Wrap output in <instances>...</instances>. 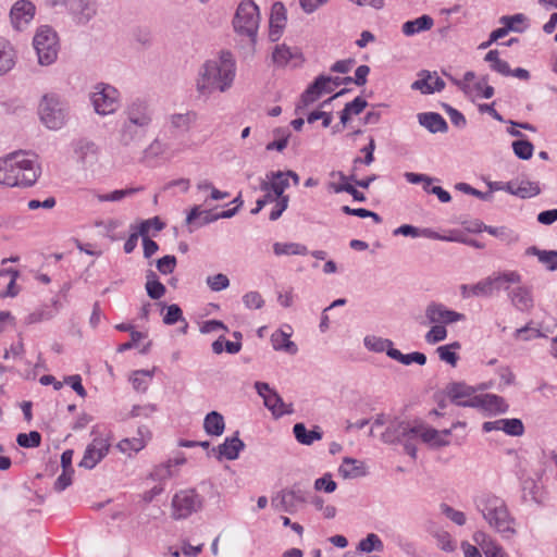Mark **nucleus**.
Masks as SVG:
<instances>
[{
	"label": "nucleus",
	"mask_w": 557,
	"mask_h": 557,
	"mask_svg": "<svg viewBox=\"0 0 557 557\" xmlns=\"http://www.w3.org/2000/svg\"><path fill=\"white\" fill-rule=\"evenodd\" d=\"M466 422H455L449 429L437 431L424 423L409 424L405 422L394 424L393 432L389 428L382 435V440L386 443L394 441H401L405 438L420 437L423 443L433 448H441L445 446L461 445L467 436Z\"/></svg>",
	"instance_id": "1"
},
{
	"label": "nucleus",
	"mask_w": 557,
	"mask_h": 557,
	"mask_svg": "<svg viewBox=\"0 0 557 557\" xmlns=\"http://www.w3.org/2000/svg\"><path fill=\"white\" fill-rule=\"evenodd\" d=\"M236 77V61L230 51H220L199 67L195 87L199 96L230 90Z\"/></svg>",
	"instance_id": "2"
},
{
	"label": "nucleus",
	"mask_w": 557,
	"mask_h": 557,
	"mask_svg": "<svg viewBox=\"0 0 557 557\" xmlns=\"http://www.w3.org/2000/svg\"><path fill=\"white\" fill-rule=\"evenodd\" d=\"M474 506L491 530L502 539L511 540L517 536V520L505 499L493 493H482L474 498Z\"/></svg>",
	"instance_id": "3"
},
{
	"label": "nucleus",
	"mask_w": 557,
	"mask_h": 557,
	"mask_svg": "<svg viewBox=\"0 0 557 557\" xmlns=\"http://www.w3.org/2000/svg\"><path fill=\"white\" fill-rule=\"evenodd\" d=\"M40 175L37 157L28 152H13L0 158V185L33 186Z\"/></svg>",
	"instance_id": "4"
},
{
	"label": "nucleus",
	"mask_w": 557,
	"mask_h": 557,
	"mask_svg": "<svg viewBox=\"0 0 557 557\" xmlns=\"http://www.w3.org/2000/svg\"><path fill=\"white\" fill-rule=\"evenodd\" d=\"M449 396L451 401L460 407L479 408L490 412H506L508 408L502 397L494 394L478 393L473 387L462 383L451 385Z\"/></svg>",
	"instance_id": "5"
},
{
	"label": "nucleus",
	"mask_w": 557,
	"mask_h": 557,
	"mask_svg": "<svg viewBox=\"0 0 557 557\" xmlns=\"http://www.w3.org/2000/svg\"><path fill=\"white\" fill-rule=\"evenodd\" d=\"M260 20L261 17L258 5L252 0H243L237 7L233 20V26L238 35L246 36L251 41H255Z\"/></svg>",
	"instance_id": "6"
},
{
	"label": "nucleus",
	"mask_w": 557,
	"mask_h": 557,
	"mask_svg": "<svg viewBox=\"0 0 557 557\" xmlns=\"http://www.w3.org/2000/svg\"><path fill=\"white\" fill-rule=\"evenodd\" d=\"M34 48L41 65L53 63L58 57V36L49 26H41L37 29L34 40Z\"/></svg>",
	"instance_id": "7"
},
{
	"label": "nucleus",
	"mask_w": 557,
	"mask_h": 557,
	"mask_svg": "<svg viewBox=\"0 0 557 557\" xmlns=\"http://www.w3.org/2000/svg\"><path fill=\"white\" fill-rule=\"evenodd\" d=\"M39 116L48 128L59 129L65 123L66 111L58 97L46 95L39 104Z\"/></svg>",
	"instance_id": "8"
},
{
	"label": "nucleus",
	"mask_w": 557,
	"mask_h": 557,
	"mask_svg": "<svg viewBox=\"0 0 557 557\" xmlns=\"http://www.w3.org/2000/svg\"><path fill=\"white\" fill-rule=\"evenodd\" d=\"M521 281V275L516 271H506L490 275L478 283H475L476 297H490L495 292L504 288L508 289L509 285L518 284Z\"/></svg>",
	"instance_id": "9"
},
{
	"label": "nucleus",
	"mask_w": 557,
	"mask_h": 557,
	"mask_svg": "<svg viewBox=\"0 0 557 557\" xmlns=\"http://www.w3.org/2000/svg\"><path fill=\"white\" fill-rule=\"evenodd\" d=\"M90 100L95 111L101 115L115 112L120 106L119 91L111 85L99 83L94 87Z\"/></svg>",
	"instance_id": "10"
},
{
	"label": "nucleus",
	"mask_w": 557,
	"mask_h": 557,
	"mask_svg": "<svg viewBox=\"0 0 557 557\" xmlns=\"http://www.w3.org/2000/svg\"><path fill=\"white\" fill-rule=\"evenodd\" d=\"M202 498L195 490H183L176 493L172 499V516L174 519H185L200 510Z\"/></svg>",
	"instance_id": "11"
},
{
	"label": "nucleus",
	"mask_w": 557,
	"mask_h": 557,
	"mask_svg": "<svg viewBox=\"0 0 557 557\" xmlns=\"http://www.w3.org/2000/svg\"><path fill=\"white\" fill-rule=\"evenodd\" d=\"M110 442L107 437L96 436L90 444L87 445L79 467L85 469H94L109 453Z\"/></svg>",
	"instance_id": "12"
},
{
	"label": "nucleus",
	"mask_w": 557,
	"mask_h": 557,
	"mask_svg": "<svg viewBox=\"0 0 557 557\" xmlns=\"http://www.w3.org/2000/svg\"><path fill=\"white\" fill-rule=\"evenodd\" d=\"M146 131L143 127L124 122L119 132V145L126 149L128 152H134L140 148L141 143L146 136Z\"/></svg>",
	"instance_id": "13"
},
{
	"label": "nucleus",
	"mask_w": 557,
	"mask_h": 557,
	"mask_svg": "<svg viewBox=\"0 0 557 557\" xmlns=\"http://www.w3.org/2000/svg\"><path fill=\"white\" fill-rule=\"evenodd\" d=\"M255 387L258 394L263 398L264 405L276 417H281L285 413H290V405L284 404L280 395L272 391L269 384L263 382H257Z\"/></svg>",
	"instance_id": "14"
},
{
	"label": "nucleus",
	"mask_w": 557,
	"mask_h": 557,
	"mask_svg": "<svg viewBox=\"0 0 557 557\" xmlns=\"http://www.w3.org/2000/svg\"><path fill=\"white\" fill-rule=\"evenodd\" d=\"M36 12L35 4L29 0L16 1L10 11L12 26L16 30H22L33 21Z\"/></svg>",
	"instance_id": "15"
},
{
	"label": "nucleus",
	"mask_w": 557,
	"mask_h": 557,
	"mask_svg": "<svg viewBox=\"0 0 557 557\" xmlns=\"http://www.w3.org/2000/svg\"><path fill=\"white\" fill-rule=\"evenodd\" d=\"M425 317L430 323L451 324L465 320V314L446 308L442 304H430L425 309Z\"/></svg>",
	"instance_id": "16"
},
{
	"label": "nucleus",
	"mask_w": 557,
	"mask_h": 557,
	"mask_svg": "<svg viewBox=\"0 0 557 557\" xmlns=\"http://www.w3.org/2000/svg\"><path fill=\"white\" fill-rule=\"evenodd\" d=\"M150 440V432L147 426L141 425L137 430V435L133 437H126L121 440L116 444V448L119 451H121L123 455L127 457H132L135 454L143 450L147 443Z\"/></svg>",
	"instance_id": "17"
},
{
	"label": "nucleus",
	"mask_w": 557,
	"mask_h": 557,
	"mask_svg": "<svg viewBox=\"0 0 557 557\" xmlns=\"http://www.w3.org/2000/svg\"><path fill=\"white\" fill-rule=\"evenodd\" d=\"M150 225H153V231L156 233L162 231L165 226L159 216L145 220L139 224V235L143 238L145 258H150L159 249L158 244L149 237Z\"/></svg>",
	"instance_id": "18"
},
{
	"label": "nucleus",
	"mask_w": 557,
	"mask_h": 557,
	"mask_svg": "<svg viewBox=\"0 0 557 557\" xmlns=\"http://www.w3.org/2000/svg\"><path fill=\"white\" fill-rule=\"evenodd\" d=\"M272 61L276 66H297L302 63V53L298 48H292L285 44L276 45L272 51Z\"/></svg>",
	"instance_id": "19"
},
{
	"label": "nucleus",
	"mask_w": 557,
	"mask_h": 557,
	"mask_svg": "<svg viewBox=\"0 0 557 557\" xmlns=\"http://www.w3.org/2000/svg\"><path fill=\"white\" fill-rule=\"evenodd\" d=\"M151 121V111L146 102L136 100L127 107L124 122L147 129Z\"/></svg>",
	"instance_id": "20"
},
{
	"label": "nucleus",
	"mask_w": 557,
	"mask_h": 557,
	"mask_svg": "<svg viewBox=\"0 0 557 557\" xmlns=\"http://www.w3.org/2000/svg\"><path fill=\"white\" fill-rule=\"evenodd\" d=\"M304 502L302 496L294 490H283L272 497V507L277 511L294 513L297 505Z\"/></svg>",
	"instance_id": "21"
},
{
	"label": "nucleus",
	"mask_w": 557,
	"mask_h": 557,
	"mask_svg": "<svg viewBox=\"0 0 557 557\" xmlns=\"http://www.w3.org/2000/svg\"><path fill=\"white\" fill-rule=\"evenodd\" d=\"M484 432L503 431L510 436H521L524 432L523 423L520 419H498L495 421H486L483 423Z\"/></svg>",
	"instance_id": "22"
},
{
	"label": "nucleus",
	"mask_w": 557,
	"mask_h": 557,
	"mask_svg": "<svg viewBox=\"0 0 557 557\" xmlns=\"http://www.w3.org/2000/svg\"><path fill=\"white\" fill-rule=\"evenodd\" d=\"M67 12L78 24L89 22L96 15L95 0H71Z\"/></svg>",
	"instance_id": "23"
},
{
	"label": "nucleus",
	"mask_w": 557,
	"mask_h": 557,
	"mask_svg": "<svg viewBox=\"0 0 557 557\" xmlns=\"http://www.w3.org/2000/svg\"><path fill=\"white\" fill-rule=\"evenodd\" d=\"M331 177H338L342 180L341 184L335 182H329L327 188L334 194L347 193L351 195L354 200L363 202L366 201V196L363 193L359 191L350 182H352L347 175H345L342 171H332L330 173Z\"/></svg>",
	"instance_id": "24"
},
{
	"label": "nucleus",
	"mask_w": 557,
	"mask_h": 557,
	"mask_svg": "<svg viewBox=\"0 0 557 557\" xmlns=\"http://www.w3.org/2000/svg\"><path fill=\"white\" fill-rule=\"evenodd\" d=\"M286 25V9L283 3L275 2L271 8L269 38L277 41Z\"/></svg>",
	"instance_id": "25"
},
{
	"label": "nucleus",
	"mask_w": 557,
	"mask_h": 557,
	"mask_svg": "<svg viewBox=\"0 0 557 557\" xmlns=\"http://www.w3.org/2000/svg\"><path fill=\"white\" fill-rule=\"evenodd\" d=\"M444 87L445 83L437 73H430L428 71H422L419 74V78L411 85L412 89L420 90L422 94L441 91Z\"/></svg>",
	"instance_id": "26"
},
{
	"label": "nucleus",
	"mask_w": 557,
	"mask_h": 557,
	"mask_svg": "<svg viewBox=\"0 0 557 557\" xmlns=\"http://www.w3.org/2000/svg\"><path fill=\"white\" fill-rule=\"evenodd\" d=\"M503 188L504 191L522 199L535 197L541 193L539 184L530 181H510L505 183Z\"/></svg>",
	"instance_id": "27"
},
{
	"label": "nucleus",
	"mask_w": 557,
	"mask_h": 557,
	"mask_svg": "<svg viewBox=\"0 0 557 557\" xmlns=\"http://www.w3.org/2000/svg\"><path fill=\"white\" fill-rule=\"evenodd\" d=\"M368 472V467L364 461L351 457H345L338 467V473L344 479L366 476Z\"/></svg>",
	"instance_id": "28"
},
{
	"label": "nucleus",
	"mask_w": 557,
	"mask_h": 557,
	"mask_svg": "<svg viewBox=\"0 0 557 557\" xmlns=\"http://www.w3.org/2000/svg\"><path fill=\"white\" fill-rule=\"evenodd\" d=\"M512 305L520 311H529L533 308L531 289L527 286L512 288L508 294Z\"/></svg>",
	"instance_id": "29"
},
{
	"label": "nucleus",
	"mask_w": 557,
	"mask_h": 557,
	"mask_svg": "<svg viewBox=\"0 0 557 557\" xmlns=\"http://www.w3.org/2000/svg\"><path fill=\"white\" fill-rule=\"evenodd\" d=\"M16 53L12 45L0 38V76L9 73L15 65Z\"/></svg>",
	"instance_id": "30"
},
{
	"label": "nucleus",
	"mask_w": 557,
	"mask_h": 557,
	"mask_svg": "<svg viewBox=\"0 0 557 557\" xmlns=\"http://www.w3.org/2000/svg\"><path fill=\"white\" fill-rule=\"evenodd\" d=\"M289 186L286 174L282 171L271 174V181H262L260 188L263 191H272L275 197L284 195L285 189Z\"/></svg>",
	"instance_id": "31"
},
{
	"label": "nucleus",
	"mask_w": 557,
	"mask_h": 557,
	"mask_svg": "<svg viewBox=\"0 0 557 557\" xmlns=\"http://www.w3.org/2000/svg\"><path fill=\"white\" fill-rule=\"evenodd\" d=\"M244 447L245 445L243 441L237 435L227 437L218 447L219 458L235 460L238 457L240 450L244 449Z\"/></svg>",
	"instance_id": "32"
},
{
	"label": "nucleus",
	"mask_w": 557,
	"mask_h": 557,
	"mask_svg": "<svg viewBox=\"0 0 557 557\" xmlns=\"http://www.w3.org/2000/svg\"><path fill=\"white\" fill-rule=\"evenodd\" d=\"M393 233H394V235H404V236H411V237L426 236V237H430L433 239L447 240V242L457 240L454 237L442 236V235H440L431 230H428V228L419 230L418 227L409 225V224L400 225L399 227L395 228Z\"/></svg>",
	"instance_id": "33"
},
{
	"label": "nucleus",
	"mask_w": 557,
	"mask_h": 557,
	"mask_svg": "<svg viewBox=\"0 0 557 557\" xmlns=\"http://www.w3.org/2000/svg\"><path fill=\"white\" fill-rule=\"evenodd\" d=\"M271 343L275 350H282L289 355H295L297 352L296 344L290 341V333L277 330L271 335Z\"/></svg>",
	"instance_id": "34"
},
{
	"label": "nucleus",
	"mask_w": 557,
	"mask_h": 557,
	"mask_svg": "<svg viewBox=\"0 0 557 557\" xmlns=\"http://www.w3.org/2000/svg\"><path fill=\"white\" fill-rule=\"evenodd\" d=\"M418 120L431 133L445 132L447 129L446 121L438 113H420Z\"/></svg>",
	"instance_id": "35"
},
{
	"label": "nucleus",
	"mask_w": 557,
	"mask_h": 557,
	"mask_svg": "<svg viewBox=\"0 0 557 557\" xmlns=\"http://www.w3.org/2000/svg\"><path fill=\"white\" fill-rule=\"evenodd\" d=\"M434 21L429 15H422L416 20L407 21L403 25V33L406 36H413L421 32H425L432 28Z\"/></svg>",
	"instance_id": "36"
},
{
	"label": "nucleus",
	"mask_w": 557,
	"mask_h": 557,
	"mask_svg": "<svg viewBox=\"0 0 557 557\" xmlns=\"http://www.w3.org/2000/svg\"><path fill=\"white\" fill-rule=\"evenodd\" d=\"M203 429L207 434L212 436H220L225 429L224 418L218 411L209 412L203 421Z\"/></svg>",
	"instance_id": "37"
},
{
	"label": "nucleus",
	"mask_w": 557,
	"mask_h": 557,
	"mask_svg": "<svg viewBox=\"0 0 557 557\" xmlns=\"http://www.w3.org/2000/svg\"><path fill=\"white\" fill-rule=\"evenodd\" d=\"M387 356L391 357L394 360L399 361L403 364H411L412 362H416L420 366L425 364L426 357L424 354L414 351L407 355L401 354L398 349L395 348H388L387 349Z\"/></svg>",
	"instance_id": "38"
},
{
	"label": "nucleus",
	"mask_w": 557,
	"mask_h": 557,
	"mask_svg": "<svg viewBox=\"0 0 557 557\" xmlns=\"http://www.w3.org/2000/svg\"><path fill=\"white\" fill-rule=\"evenodd\" d=\"M293 431L296 440L304 445H311L315 441H320L322 438V433L318 428L308 431L302 423H296Z\"/></svg>",
	"instance_id": "39"
},
{
	"label": "nucleus",
	"mask_w": 557,
	"mask_h": 557,
	"mask_svg": "<svg viewBox=\"0 0 557 557\" xmlns=\"http://www.w3.org/2000/svg\"><path fill=\"white\" fill-rule=\"evenodd\" d=\"M77 158L83 162H92L98 154V147L88 140H79L75 147Z\"/></svg>",
	"instance_id": "40"
},
{
	"label": "nucleus",
	"mask_w": 557,
	"mask_h": 557,
	"mask_svg": "<svg viewBox=\"0 0 557 557\" xmlns=\"http://www.w3.org/2000/svg\"><path fill=\"white\" fill-rule=\"evenodd\" d=\"M367 106L368 102L362 97H357L351 102L346 103L345 108L341 112V123L345 126L352 114H360Z\"/></svg>",
	"instance_id": "41"
},
{
	"label": "nucleus",
	"mask_w": 557,
	"mask_h": 557,
	"mask_svg": "<svg viewBox=\"0 0 557 557\" xmlns=\"http://www.w3.org/2000/svg\"><path fill=\"white\" fill-rule=\"evenodd\" d=\"M197 113L188 111L185 113H174L170 116V124L175 129H189L190 126L196 122Z\"/></svg>",
	"instance_id": "42"
},
{
	"label": "nucleus",
	"mask_w": 557,
	"mask_h": 557,
	"mask_svg": "<svg viewBox=\"0 0 557 557\" xmlns=\"http://www.w3.org/2000/svg\"><path fill=\"white\" fill-rule=\"evenodd\" d=\"M458 349H460V344L458 342H454L451 344L437 347L436 352L442 361L450 364L451 367H456L458 361L456 350Z\"/></svg>",
	"instance_id": "43"
},
{
	"label": "nucleus",
	"mask_w": 557,
	"mask_h": 557,
	"mask_svg": "<svg viewBox=\"0 0 557 557\" xmlns=\"http://www.w3.org/2000/svg\"><path fill=\"white\" fill-rule=\"evenodd\" d=\"M484 59L486 62H490L493 71L499 73L503 76H510V66L506 61L499 59V52L497 50L488 51Z\"/></svg>",
	"instance_id": "44"
},
{
	"label": "nucleus",
	"mask_w": 557,
	"mask_h": 557,
	"mask_svg": "<svg viewBox=\"0 0 557 557\" xmlns=\"http://www.w3.org/2000/svg\"><path fill=\"white\" fill-rule=\"evenodd\" d=\"M273 250L276 256L306 255L308 252L306 246L297 243H275Z\"/></svg>",
	"instance_id": "45"
},
{
	"label": "nucleus",
	"mask_w": 557,
	"mask_h": 557,
	"mask_svg": "<svg viewBox=\"0 0 557 557\" xmlns=\"http://www.w3.org/2000/svg\"><path fill=\"white\" fill-rule=\"evenodd\" d=\"M528 253L537 256L539 260L546 265L549 271L557 270V251L539 250L535 247L529 248Z\"/></svg>",
	"instance_id": "46"
},
{
	"label": "nucleus",
	"mask_w": 557,
	"mask_h": 557,
	"mask_svg": "<svg viewBox=\"0 0 557 557\" xmlns=\"http://www.w3.org/2000/svg\"><path fill=\"white\" fill-rule=\"evenodd\" d=\"M146 290L150 298L160 299L165 294V286L157 280L153 272L147 275Z\"/></svg>",
	"instance_id": "47"
},
{
	"label": "nucleus",
	"mask_w": 557,
	"mask_h": 557,
	"mask_svg": "<svg viewBox=\"0 0 557 557\" xmlns=\"http://www.w3.org/2000/svg\"><path fill=\"white\" fill-rule=\"evenodd\" d=\"M323 84L322 79H315L302 94L298 109L301 107H308L321 98L320 91L318 90L320 85Z\"/></svg>",
	"instance_id": "48"
},
{
	"label": "nucleus",
	"mask_w": 557,
	"mask_h": 557,
	"mask_svg": "<svg viewBox=\"0 0 557 557\" xmlns=\"http://www.w3.org/2000/svg\"><path fill=\"white\" fill-rule=\"evenodd\" d=\"M53 315L54 313L49 310L47 306H42L28 313L24 319V323L27 325L40 323L42 321L52 319Z\"/></svg>",
	"instance_id": "49"
},
{
	"label": "nucleus",
	"mask_w": 557,
	"mask_h": 557,
	"mask_svg": "<svg viewBox=\"0 0 557 557\" xmlns=\"http://www.w3.org/2000/svg\"><path fill=\"white\" fill-rule=\"evenodd\" d=\"M358 549L364 553L381 552L383 543L376 534L369 533L366 539L359 542Z\"/></svg>",
	"instance_id": "50"
},
{
	"label": "nucleus",
	"mask_w": 557,
	"mask_h": 557,
	"mask_svg": "<svg viewBox=\"0 0 557 557\" xmlns=\"http://www.w3.org/2000/svg\"><path fill=\"white\" fill-rule=\"evenodd\" d=\"M364 346L372 351L382 352L387 351L388 348H393V343L389 339H384L374 335L364 337Z\"/></svg>",
	"instance_id": "51"
},
{
	"label": "nucleus",
	"mask_w": 557,
	"mask_h": 557,
	"mask_svg": "<svg viewBox=\"0 0 557 557\" xmlns=\"http://www.w3.org/2000/svg\"><path fill=\"white\" fill-rule=\"evenodd\" d=\"M472 540L475 545L481 547L483 553H486L490 548L498 543L493 536L483 530H476L472 535Z\"/></svg>",
	"instance_id": "52"
},
{
	"label": "nucleus",
	"mask_w": 557,
	"mask_h": 557,
	"mask_svg": "<svg viewBox=\"0 0 557 557\" xmlns=\"http://www.w3.org/2000/svg\"><path fill=\"white\" fill-rule=\"evenodd\" d=\"M513 153L521 160H529L533 156L534 146L529 140H516L512 143Z\"/></svg>",
	"instance_id": "53"
},
{
	"label": "nucleus",
	"mask_w": 557,
	"mask_h": 557,
	"mask_svg": "<svg viewBox=\"0 0 557 557\" xmlns=\"http://www.w3.org/2000/svg\"><path fill=\"white\" fill-rule=\"evenodd\" d=\"M16 442L21 447H25V448L38 447L41 442V435L37 431H30L29 433H21L17 435Z\"/></svg>",
	"instance_id": "54"
},
{
	"label": "nucleus",
	"mask_w": 557,
	"mask_h": 557,
	"mask_svg": "<svg viewBox=\"0 0 557 557\" xmlns=\"http://www.w3.org/2000/svg\"><path fill=\"white\" fill-rule=\"evenodd\" d=\"M546 335L537 327H532L531 323L523 327L517 329L515 332V338L521 341H532L534 338L545 337Z\"/></svg>",
	"instance_id": "55"
},
{
	"label": "nucleus",
	"mask_w": 557,
	"mask_h": 557,
	"mask_svg": "<svg viewBox=\"0 0 557 557\" xmlns=\"http://www.w3.org/2000/svg\"><path fill=\"white\" fill-rule=\"evenodd\" d=\"M153 373L148 370H138L133 373L132 383L136 391L145 392L148 382L151 380Z\"/></svg>",
	"instance_id": "56"
},
{
	"label": "nucleus",
	"mask_w": 557,
	"mask_h": 557,
	"mask_svg": "<svg viewBox=\"0 0 557 557\" xmlns=\"http://www.w3.org/2000/svg\"><path fill=\"white\" fill-rule=\"evenodd\" d=\"M479 231L480 232L485 231L488 234L499 238L503 242H507V243H510V242L517 239V236L513 234V232L504 226L493 227V226L484 225L483 227L479 228Z\"/></svg>",
	"instance_id": "57"
},
{
	"label": "nucleus",
	"mask_w": 557,
	"mask_h": 557,
	"mask_svg": "<svg viewBox=\"0 0 557 557\" xmlns=\"http://www.w3.org/2000/svg\"><path fill=\"white\" fill-rule=\"evenodd\" d=\"M434 325L425 334V341L429 344H436L444 341L447 337V330L444 325L433 323Z\"/></svg>",
	"instance_id": "58"
},
{
	"label": "nucleus",
	"mask_w": 557,
	"mask_h": 557,
	"mask_svg": "<svg viewBox=\"0 0 557 557\" xmlns=\"http://www.w3.org/2000/svg\"><path fill=\"white\" fill-rule=\"evenodd\" d=\"M441 510L450 521L457 525L461 527L466 524L467 518L462 511L456 510L446 504L441 505Z\"/></svg>",
	"instance_id": "59"
},
{
	"label": "nucleus",
	"mask_w": 557,
	"mask_h": 557,
	"mask_svg": "<svg viewBox=\"0 0 557 557\" xmlns=\"http://www.w3.org/2000/svg\"><path fill=\"white\" fill-rule=\"evenodd\" d=\"M207 284L213 292H221L230 286V280L225 274L219 273L207 277Z\"/></svg>",
	"instance_id": "60"
},
{
	"label": "nucleus",
	"mask_w": 557,
	"mask_h": 557,
	"mask_svg": "<svg viewBox=\"0 0 557 557\" xmlns=\"http://www.w3.org/2000/svg\"><path fill=\"white\" fill-rule=\"evenodd\" d=\"M337 487L336 482L332 479L331 473H325L323 476L314 481V490L323 491L325 493H333Z\"/></svg>",
	"instance_id": "61"
},
{
	"label": "nucleus",
	"mask_w": 557,
	"mask_h": 557,
	"mask_svg": "<svg viewBox=\"0 0 557 557\" xmlns=\"http://www.w3.org/2000/svg\"><path fill=\"white\" fill-rule=\"evenodd\" d=\"M243 302L248 309H260L264 300L260 293L249 292L243 296Z\"/></svg>",
	"instance_id": "62"
},
{
	"label": "nucleus",
	"mask_w": 557,
	"mask_h": 557,
	"mask_svg": "<svg viewBox=\"0 0 557 557\" xmlns=\"http://www.w3.org/2000/svg\"><path fill=\"white\" fill-rule=\"evenodd\" d=\"M437 546L445 552H453L455 549V543L451 535L446 531H440L435 534Z\"/></svg>",
	"instance_id": "63"
},
{
	"label": "nucleus",
	"mask_w": 557,
	"mask_h": 557,
	"mask_svg": "<svg viewBox=\"0 0 557 557\" xmlns=\"http://www.w3.org/2000/svg\"><path fill=\"white\" fill-rule=\"evenodd\" d=\"M176 267V258L174 256H164L157 261V269L162 274H170Z\"/></svg>",
	"instance_id": "64"
}]
</instances>
